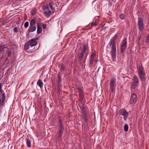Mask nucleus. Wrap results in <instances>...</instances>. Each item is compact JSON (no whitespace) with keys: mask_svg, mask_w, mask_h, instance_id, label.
<instances>
[{"mask_svg":"<svg viewBox=\"0 0 149 149\" xmlns=\"http://www.w3.org/2000/svg\"><path fill=\"white\" fill-rule=\"evenodd\" d=\"M138 76L142 82H144L146 79L145 71L142 65H139L137 66Z\"/></svg>","mask_w":149,"mask_h":149,"instance_id":"f257e3e1","label":"nucleus"},{"mask_svg":"<svg viewBox=\"0 0 149 149\" xmlns=\"http://www.w3.org/2000/svg\"><path fill=\"white\" fill-rule=\"evenodd\" d=\"M53 6L52 3H50L49 4H47L44 6V14L47 17H49L52 14L49 8H50L52 11H54V8L53 7Z\"/></svg>","mask_w":149,"mask_h":149,"instance_id":"f03ea898","label":"nucleus"},{"mask_svg":"<svg viewBox=\"0 0 149 149\" xmlns=\"http://www.w3.org/2000/svg\"><path fill=\"white\" fill-rule=\"evenodd\" d=\"M82 111L81 112L82 118L84 120V124L87 126L88 120L87 117V113L86 108L85 107H83L82 108Z\"/></svg>","mask_w":149,"mask_h":149,"instance_id":"7ed1b4c3","label":"nucleus"},{"mask_svg":"<svg viewBox=\"0 0 149 149\" xmlns=\"http://www.w3.org/2000/svg\"><path fill=\"white\" fill-rule=\"evenodd\" d=\"M132 84L131 85L130 88L132 92L133 90H134L135 88L138 86L139 81L138 77L136 75H134L132 79Z\"/></svg>","mask_w":149,"mask_h":149,"instance_id":"20e7f679","label":"nucleus"},{"mask_svg":"<svg viewBox=\"0 0 149 149\" xmlns=\"http://www.w3.org/2000/svg\"><path fill=\"white\" fill-rule=\"evenodd\" d=\"M59 122V129L58 132V135L57 138L58 139H60V138L62 137V134L63 133V131L64 130L62 120L61 119H60Z\"/></svg>","mask_w":149,"mask_h":149,"instance_id":"39448f33","label":"nucleus"},{"mask_svg":"<svg viewBox=\"0 0 149 149\" xmlns=\"http://www.w3.org/2000/svg\"><path fill=\"white\" fill-rule=\"evenodd\" d=\"M138 29L139 31L142 32L144 29V24L143 23V19L141 17H139L138 22Z\"/></svg>","mask_w":149,"mask_h":149,"instance_id":"423d86ee","label":"nucleus"},{"mask_svg":"<svg viewBox=\"0 0 149 149\" xmlns=\"http://www.w3.org/2000/svg\"><path fill=\"white\" fill-rule=\"evenodd\" d=\"M137 100V95L134 93H132L129 101L130 104L134 106L136 103Z\"/></svg>","mask_w":149,"mask_h":149,"instance_id":"0eeeda50","label":"nucleus"},{"mask_svg":"<svg viewBox=\"0 0 149 149\" xmlns=\"http://www.w3.org/2000/svg\"><path fill=\"white\" fill-rule=\"evenodd\" d=\"M119 113L121 115L123 116L124 120H126L129 115L128 112L126 111L123 108L120 110Z\"/></svg>","mask_w":149,"mask_h":149,"instance_id":"6e6552de","label":"nucleus"},{"mask_svg":"<svg viewBox=\"0 0 149 149\" xmlns=\"http://www.w3.org/2000/svg\"><path fill=\"white\" fill-rule=\"evenodd\" d=\"M127 45V38H125L123 40L120 47V52L123 53L125 50V48Z\"/></svg>","mask_w":149,"mask_h":149,"instance_id":"1a4fd4ad","label":"nucleus"},{"mask_svg":"<svg viewBox=\"0 0 149 149\" xmlns=\"http://www.w3.org/2000/svg\"><path fill=\"white\" fill-rule=\"evenodd\" d=\"M116 82V79H111V80L110 83V88L111 89V92H113L114 91V88L115 84Z\"/></svg>","mask_w":149,"mask_h":149,"instance_id":"9d476101","label":"nucleus"},{"mask_svg":"<svg viewBox=\"0 0 149 149\" xmlns=\"http://www.w3.org/2000/svg\"><path fill=\"white\" fill-rule=\"evenodd\" d=\"M6 98L5 94V93H2V96H0V105L1 106H3Z\"/></svg>","mask_w":149,"mask_h":149,"instance_id":"9b49d317","label":"nucleus"},{"mask_svg":"<svg viewBox=\"0 0 149 149\" xmlns=\"http://www.w3.org/2000/svg\"><path fill=\"white\" fill-rule=\"evenodd\" d=\"M37 38L32 39L29 40V41L28 42L30 46L32 47L33 46H36L37 44V42H36V40H37Z\"/></svg>","mask_w":149,"mask_h":149,"instance_id":"f8f14e48","label":"nucleus"},{"mask_svg":"<svg viewBox=\"0 0 149 149\" xmlns=\"http://www.w3.org/2000/svg\"><path fill=\"white\" fill-rule=\"evenodd\" d=\"M95 53H93L92 54H91V56L90 58V65H92L94 61H95V62H97V61L96 60H95L94 58L95 57Z\"/></svg>","mask_w":149,"mask_h":149,"instance_id":"ddd939ff","label":"nucleus"},{"mask_svg":"<svg viewBox=\"0 0 149 149\" xmlns=\"http://www.w3.org/2000/svg\"><path fill=\"white\" fill-rule=\"evenodd\" d=\"M111 56L113 61H114L116 54V48L111 49Z\"/></svg>","mask_w":149,"mask_h":149,"instance_id":"4468645a","label":"nucleus"},{"mask_svg":"<svg viewBox=\"0 0 149 149\" xmlns=\"http://www.w3.org/2000/svg\"><path fill=\"white\" fill-rule=\"evenodd\" d=\"M42 31V29L41 28V25H40L39 23H37V33L38 34L40 33Z\"/></svg>","mask_w":149,"mask_h":149,"instance_id":"2eb2a0df","label":"nucleus"},{"mask_svg":"<svg viewBox=\"0 0 149 149\" xmlns=\"http://www.w3.org/2000/svg\"><path fill=\"white\" fill-rule=\"evenodd\" d=\"M109 45L110 47H111V49H116V42L112 41H110Z\"/></svg>","mask_w":149,"mask_h":149,"instance_id":"dca6fc26","label":"nucleus"},{"mask_svg":"<svg viewBox=\"0 0 149 149\" xmlns=\"http://www.w3.org/2000/svg\"><path fill=\"white\" fill-rule=\"evenodd\" d=\"M60 74V72H59L58 73L57 75L58 79L56 80V81L57 84L61 83V82L62 80Z\"/></svg>","mask_w":149,"mask_h":149,"instance_id":"f3484780","label":"nucleus"},{"mask_svg":"<svg viewBox=\"0 0 149 149\" xmlns=\"http://www.w3.org/2000/svg\"><path fill=\"white\" fill-rule=\"evenodd\" d=\"M37 84L41 88L43 87V83L40 79H39L38 80L37 82Z\"/></svg>","mask_w":149,"mask_h":149,"instance_id":"a211bd4d","label":"nucleus"},{"mask_svg":"<svg viewBox=\"0 0 149 149\" xmlns=\"http://www.w3.org/2000/svg\"><path fill=\"white\" fill-rule=\"evenodd\" d=\"M62 85L61 83L57 84L58 92L59 93H60L61 91L62 90Z\"/></svg>","mask_w":149,"mask_h":149,"instance_id":"6ab92c4d","label":"nucleus"},{"mask_svg":"<svg viewBox=\"0 0 149 149\" xmlns=\"http://www.w3.org/2000/svg\"><path fill=\"white\" fill-rule=\"evenodd\" d=\"M30 26L29 27V29L28 30L29 32H33L36 31V27L33 26L32 27L30 28Z\"/></svg>","mask_w":149,"mask_h":149,"instance_id":"aec40b11","label":"nucleus"},{"mask_svg":"<svg viewBox=\"0 0 149 149\" xmlns=\"http://www.w3.org/2000/svg\"><path fill=\"white\" fill-rule=\"evenodd\" d=\"M35 22H36L35 20L34 19H33L30 22V26H31V27H33V26H34L35 25Z\"/></svg>","mask_w":149,"mask_h":149,"instance_id":"412c9836","label":"nucleus"},{"mask_svg":"<svg viewBox=\"0 0 149 149\" xmlns=\"http://www.w3.org/2000/svg\"><path fill=\"white\" fill-rule=\"evenodd\" d=\"M29 45L28 42L26 43L24 46V49L25 50H27L29 48Z\"/></svg>","mask_w":149,"mask_h":149,"instance_id":"4be33fe9","label":"nucleus"},{"mask_svg":"<svg viewBox=\"0 0 149 149\" xmlns=\"http://www.w3.org/2000/svg\"><path fill=\"white\" fill-rule=\"evenodd\" d=\"M6 47L4 45H0V55L1 54L2 51Z\"/></svg>","mask_w":149,"mask_h":149,"instance_id":"5701e85b","label":"nucleus"},{"mask_svg":"<svg viewBox=\"0 0 149 149\" xmlns=\"http://www.w3.org/2000/svg\"><path fill=\"white\" fill-rule=\"evenodd\" d=\"M26 142L28 147L29 148H30L31 147V143L30 141L28 139H27Z\"/></svg>","mask_w":149,"mask_h":149,"instance_id":"b1692460","label":"nucleus"},{"mask_svg":"<svg viewBox=\"0 0 149 149\" xmlns=\"http://www.w3.org/2000/svg\"><path fill=\"white\" fill-rule=\"evenodd\" d=\"M88 47V45L86 44H85L83 46V48L82 49V51L84 52H86V49H87V47Z\"/></svg>","mask_w":149,"mask_h":149,"instance_id":"393cba45","label":"nucleus"},{"mask_svg":"<svg viewBox=\"0 0 149 149\" xmlns=\"http://www.w3.org/2000/svg\"><path fill=\"white\" fill-rule=\"evenodd\" d=\"M128 126L127 124H125L124 126V130L125 132H127L128 130Z\"/></svg>","mask_w":149,"mask_h":149,"instance_id":"a878e982","label":"nucleus"},{"mask_svg":"<svg viewBox=\"0 0 149 149\" xmlns=\"http://www.w3.org/2000/svg\"><path fill=\"white\" fill-rule=\"evenodd\" d=\"M36 12V9L33 8V9L31 11V14L32 15H35Z\"/></svg>","mask_w":149,"mask_h":149,"instance_id":"bb28decb","label":"nucleus"},{"mask_svg":"<svg viewBox=\"0 0 149 149\" xmlns=\"http://www.w3.org/2000/svg\"><path fill=\"white\" fill-rule=\"evenodd\" d=\"M117 37L118 35L117 34H116L111 40L113 42H115V41L116 40Z\"/></svg>","mask_w":149,"mask_h":149,"instance_id":"cd10ccee","label":"nucleus"},{"mask_svg":"<svg viewBox=\"0 0 149 149\" xmlns=\"http://www.w3.org/2000/svg\"><path fill=\"white\" fill-rule=\"evenodd\" d=\"M84 92L83 90H82L79 92V95L80 97H82L83 95Z\"/></svg>","mask_w":149,"mask_h":149,"instance_id":"c85d7f7f","label":"nucleus"},{"mask_svg":"<svg viewBox=\"0 0 149 149\" xmlns=\"http://www.w3.org/2000/svg\"><path fill=\"white\" fill-rule=\"evenodd\" d=\"M137 43L138 47L140 49H141V44L140 41H137Z\"/></svg>","mask_w":149,"mask_h":149,"instance_id":"c756f323","label":"nucleus"},{"mask_svg":"<svg viewBox=\"0 0 149 149\" xmlns=\"http://www.w3.org/2000/svg\"><path fill=\"white\" fill-rule=\"evenodd\" d=\"M119 17L121 19H123L125 18V15L123 14H121L120 15Z\"/></svg>","mask_w":149,"mask_h":149,"instance_id":"7c9ffc66","label":"nucleus"},{"mask_svg":"<svg viewBox=\"0 0 149 149\" xmlns=\"http://www.w3.org/2000/svg\"><path fill=\"white\" fill-rule=\"evenodd\" d=\"M7 56L8 57H10L11 54V52L9 50H7Z\"/></svg>","mask_w":149,"mask_h":149,"instance_id":"2f4dec72","label":"nucleus"},{"mask_svg":"<svg viewBox=\"0 0 149 149\" xmlns=\"http://www.w3.org/2000/svg\"><path fill=\"white\" fill-rule=\"evenodd\" d=\"M146 42H149V34H148L146 37Z\"/></svg>","mask_w":149,"mask_h":149,"instance_id":"473e14b6","label":"nucleus"},{"mask_svg":"<svg viewBox=\"0 0 149 149\" xmlns=\"http://www.w3.org/2000/svg\"><path fill=\"white\" fill-rule=\"evenodd\" d=\"M29 25V22H26L24 24V26L25 28H27L28 26Z\"/></svg>","mask_w":149,"mask_h":149,"instance_id":"72a5a7b5","label":"nucleus"},{"mask_svg":"<svg viewBox=\"0 0 149 149\" xmlns=\"http://www.w3.org/2000/svg\"><path fill=\"white\" fill-rule=\"evenodd\" d=\"M65 66L63 64H62L61 65V70H65Z\"/></svg>","mask_w":149,"mask_h":149,"instance_id":"f704fd0d","label":"nucleus"},{"mask_svg":"<svg viewBox=\"0 0 149 149\" xmlns=\"http://www.w3.org/2000/svg\"><path fill=\"white\" fill-rule=\"evenodd\" d=\"M76 87L78 91L79 92L83 90L82 88L79 86H76Z\"/></svg>","mask_w":149,"mask_h":149,"instance_id":"c9c22d12","label":"nucleus"},{"mask_svg":"<svg viewBox=\"0 0 149 149\" xmlns=\"http://www.w3.org/2000/svg\"><path fill=\"white\" fill-rule=\"evenodd\" d=\"M83 56L80 55V56L78 60L79 62V61H80L82 59V58H83Z\"/></svg>","mask_w":149,"mask_h":149,"instance_id":"e433bc0d","label":"nucleus"},{"mask_svg":"<svg viewBox=\"0 0 149 149\" xmlns=\"http://www.w3.org/2000/svg\"><path fill=\"white\" fill-rule=\"evenodd\" d=\"M14 31L15 33H17L18 32L17 29V27H16L14 29Z\"/></svg>","mask_w":149,"mask_h":149,"instance_id":"4c0bfd02","label":"nucleus"},{"mask_svg":"<svg viewBox=\"0 0 149 149\" xmlns=\"http://www.w3.org/2000/svg\"><path fill=\"white\" fill-rule=\"evenodd\" d=\"M42 27L43 29H45L46 28V25L44 24H42Z\"/></svg>","mask_w":149,"mask_h":149,"instance_id":"58836bf2","label":"nucleus"},{"mask_svg":"<svg viewBox=\"0 0 149 149\" xmlns=\"http://www.w3.org/2000/svg\"><path fill=\"white\" fill-rule=\"evenodd\" d=\"M97 24L96 23H95V22H93L92 23V26H96L97 25Z\"/></svg>","mask_w":149,"mask_h":149,"instance_id":"ea45409f","label":"nucleus"},{"mask_svg":"<svg viewBox=\"0 0 149 149\" xmlns=\"http://www.w3.org/2000/svg\"><path fill=\"white\" fill-rule=\"evenodd\" d=\"M141 38V35L138 38L137 40H138L137 41H140Z\"/></svg>","mask_w":149,"mask_h":149,"instance_id":"a19ab883","label":"nucleus"},{"mask_svg":"<svg viewBox=\"0 0 149 149\" xmlns=\"http://www.w3.org/2000/svg\"><path fill=\"white\" fill-rule=\"evenodd\" d=\"M85 53V52H83V51H81L80 53V55H82V56H84V53Z\"/></svg>","mask_w":149,"mask_h":149,"instance_id":"79ce46f5","label":"nucleus"},{"mask_svg":"<svg viewBox=\"0 0 149 149\" xmlns=\"http://www.w3.org/2000/svg\"><path fill=\"white\" fill-rule=\"evenodd\" d=\"M3 91L2 89V88L0 90V92L1 93H3Z\"/></svg>","mask_w":149,"mask_h":149,"instance_id":"37998d69","label":"nucleus"},{"mask_svg":"<svg viewBox=\"0 0 149 149\" xmlns=\"http://www.w3.org/2000/svg\"><path fill=\"white\" fill-rule=\"evenodd\" d=\"M2 88V84L1 83H0V90Z\"/></svg>","mask_w":149,"mask_h":149,"instance_id":"c03bdc74","label":"nucleus"},{"mask_svg":"<svg viewBox=\"0 0 149 149\" xmlns=\"http://www.w3.org/2000/svg\"><path fill=\"white\" fill-rule=\"evenodd\" d=\"M80 98H81V100L83 98V96L82 97H80Z\"/></svg>","mask_w":149,"mask_h":149,"instance_id":"a18cd8bd","label":"nucleus"},{"mask_svg":"<svg viewBox=\"0 0 149 149\" xmlns=\"http://www.w3.org/2000/svg\"><path fill=\"white\" fill-rule=\"evenodd\" d=\"M1 93L0 92V96H1Z\"/></svg>","mask_w":149,"mask_h":149,"instance_id":"49530a36","label":"nucleus"},{"mask_svg":"<svg viewBox=\"0 0 149 149\" xmlns=\"http://www.w3.org/2000/svg\"><path fill=\"white\" fill-rule=\"evenodd\" d=\"M109 1H110V0H109Z\"/></svg>","mask_w":149,"mask_h":149,"instance_id":"de8ad7c7","label":"nucleus"}]
</instances>
